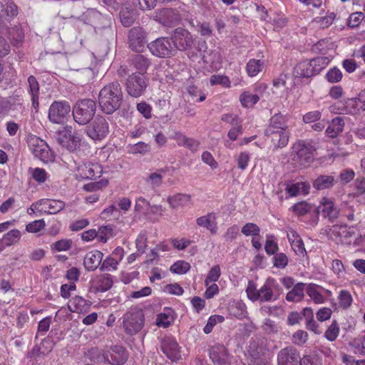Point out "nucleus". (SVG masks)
<instances>
[{"mask_svg":"<svg viewBox=\"0 0 365 365\" xmlns=\"http://www.w3.org/2000/svg\"><path fill=\"white\" fill-rule=\"evenodd\" d=\"M123 98L122 88L118 81L108 83L98 93V104L101 110L106 114L113 113L120 108Z\"/></svg>","mask_w":365,"mask_h":365,"instance_id":"1","label":"nucleus"},{"mask_svg":"<svg viewBox=\"0 0 365 365\" xmlns=\"http://www.w3.org/2000/svg\"><path fill=\"white\" fill-rule=\"evenodd\" d=\"M279 285L274 278L269 277L260 289L257 288L256 284L250 280L246 288L247 297L252 302H270L273 299L274 292L279 289Z\"/></svg>","mask_w":365,"mask_h":365,"instance_id":"2","label":"nucleus"},{"mask_svg":"<svg viewBox=\"0 0 365 365\" xmlns=\"http://www.w3.org/2000/svg\"><path fill=\"white\" fill-rule=\"evenodd\" d=\"M96 111V101L85 98L76 102L73 108L74 120L79 125H87L93 119Z\"/></svg>","mask_w":365,"mask_h":365,"instance_id":"3","label":"nucleus"},{"mask_svg":"<svg viewBox=\"0 0 365 365\" xmlns=\"http://www.w3.org/2000/svg\"><path fill=\"white\" fill-rule=\"evenodd\" d=\"M123 319L124 331L128 335L136 334L144 326L145 317L142 309H131L124 314Z\"/></svg>","mask_w":365,"mask_h":365,"instance_id":"4","label":"nucleus"},{"mask_svg":"<svg viewBox=\"0 0 365 365\" xmlns=\"http://www.w3.org/2000/svg\"><path fill=\"white\" fill-rule=\"evenodd\" d=\"M149 85V78L145 75L133 73L129 75L125 81V89L128 94L133 98L143 96Z\"/></svg>","mask_w":365,"mask_h":365,"instance_id":"5","label":"nucleus"},{"mask_svg":"<svg viewBox=\"0 0 365 365\" xmlns=\"http://www.w3.org/2000/svg\"><path fill=\"white\" fill-rule=\"evenodd\" d=\"M127 44L133 52L143 53L148 45V33L142 26L131 28L127 35Z\"/></svg>","mask_w":365,"mask_h":365,"instance_id":"6","label":"nucleus"},{"mask_svg":"<svg viewBox=\"0 0 365 365\" xmlns=\"http://www.w3.org/2000/svg\"><path fill=\"white\" fill-rule=\"evenodd\" d=\"M149 51L158 58H170L175 56V51L172 41L168 37H160L147 45Z\"/></svg>","mask_w":365,"mask_h":365,"instance_id":"7","label":"nucleus"},{"mask_svg":"<svg viewBox=\"0 0 365 365\" xmlns=\"http://www.w3.org/2000/svg\"><path fill=\"white\" fill-rule=\"evenodd\" d=\"M88 137L94 140H101L109 133V123L102 115H97L86 128Z\"/></svg>","mask_w":365,"mask_h":365,"instance_id":"8","label":"nucleus"},{"mask_svg":"<svg viewBox=\"0 0 365 365\" xmlns=\"http://www.w3.org/2000/svg\"><path fill=\"white\" fill-rule=\"evenodd\" d=\"M171 41L175 51H184L189 50L193 45L194 38L191 33L181 27L175 29L171 36Z\"/></svg>","mask_w":365,"mask_h":365,"instance_id":"9","label":"nucleus"},{"mask_svg":"<svg viewBox=\"0 0 365 365\" xmlns=\"http://www.w3.org/2000/svg\"><path fill=\"white\" fill-rule=\"evenodd\" d=\"M57 141L68 151L73 152L80 148L81 137L78 132L72 131L71 127H66L59 133Z\"/></svg>","mask_w":365,"mask_h":365,"instance_id":"10","label":"nucleus"},{"mask_svg":"<svg viewBox=\"0 0 365 365\" xmlns=\"http://www.w3.org/2000/svg\"><path fill=\"white\" fill-rule=\"evenodd\" d=\"M29 146L34 155L43 162L53 158V154L47 143L36 135H31L28 140Z\"/></svg>","mask_w":365,"mask_h":365,"instance_id":"11","label":"nucleus"},{"mask_svg":"<svg viewBox=\"0 0 365 365\" xmlns=\"http://www.w3.org/2000/svg\"><path fill=\"white\" fill-rule=\"evenodd\" d=\"M71 111V107L66 101H54L49 108L48 118L53 123H63Z\"/></svg>","mask_w":365,"mask_h":365,"instance_id":"12","label":"nucleus"},{"mask_svg":"<svg viewBox=\"0 0 365 365\" xmlns=\"http://www.w3.org/2000/svg\"><path fill=\"white\" fill-rule=\"evenodd\" d=\"M155 21L166 26L176 25L180 20L178 11L171 8H163L154 13Z\"/></svg>","mask_w":365,"mask_h":365,"instance_id":"13","label":"nucleus"},{"mask_svg":"<svg viewBox=\"0 0 365 365\" xmlns=\"http://www.w3.org/2000/svg\"><path fill=\"white\" fill-rule=\"evenodd\" d=\"M299 352L292 346L281 349L277 355L278 365H299Z\"/></svg>","mask_w":365,"mask_h":365,"instance_id":"14","label":"nucleus"},{"mask_svg":"<svg viewBox=\"0 0 365 365\" xmlns=\"http://www.w3.org/2000/svg\"><path fill=\"white\" fill-rule=\"evenodd\" d=\"M129 63L137 71V74L145 75L152 65V59L147 55L138 53L130 56Z\"/></svg>","mask_w":365,"mask_h":365,"instance_id":"15","label":"nucleus"},{"mask_svg":"<svg viewBox=\"0 0 365 365\" xmlns=\"http://www.w3.org/2000/svg\"><path fill=\"white\" fill-rule=\"evenodd\" d=\"M79 175L84 179L95 180L101 176V166L98 163L91 162L83 163L77 168Z\"/></svg>","mask_w":365,"mask_h":365,"instance_id":"16","label":"nucleus"},{"mask_svg":"<svg viewBox=\"0 0 365 365\" xmlns=\"http://www.w3.org/2000/svg\"><path fill=\"white\" fill-rule=\"evenodd\" d=\"M264 135L271 141L274 148H282L288 144L290 133L288 130L278 131H264Z\"/></svg>","mask_w":365,"mask_h":365,"instance_id":"17","label":"nucleus"},{"mask_svg":"<svg viewBox=\"0 0 365 365\" xmlns=\"http://www.w3.org/2000/svg\"><path fill=\"white\" fill-rule=\"evenodd\" d=\"M297 159L303 167H307L314 160L312 148L308 145L299 142L294 146Z\"/></svg>","mask_w":365,"mask_h":365,"instance_id":"18","label":"nucleus"},{"mask_svg":"<svg viewBox=\"0 0 365 365\" xmlns=\"http://www.w3.org/2000/svg\"><path fill=\"white\" fill-rule=\"evenodd\" d=\"M161 349L163 352L173 361H176L180 359L179 345L173 338H165L161 342Z\"/></svg>","mask_w":365,"mask_h":365,"instance_id":"19","label":"nucleus"},{"mask_svg":"<svg viewBox=\"0 0 365 365\" xmlns=\"http://www.w3.org/2000/svg\"><path fill=\"white\" fill-rule=\"evenodd\" d=\"M210 358L216 365H230L227 350L225 346L216 344L209 349Z\"/></svg>","mask_w":365,"mask_h":365,"instance_id":"20","label":"nucleus"},{"mask_svg":"<svg viewBox=\"0 0 365 365\" xmlns=\"http://www.w3.org/2000/svg\"><path fill=\"white\" fill-rule=\"evenodd\" d=\"M317 210L324 217L328 218L331 222L338 218L339 215V210L335 207L334 202L327 197L322 200Z\"/></svg>","mask_w":365,"mask_h":365,"instance_id":"21","label":"nucleus"},{"mask_svg":"<svg viewBox=\"0 0 365 365\" xmlns=\"http://www.w3.org/2000/svg\"><path fill=\"white\" fill-rule=\"evenodd\" d=\"M106 354H108L109 361L107 362L113 365L123 364L128 359L126 349L121 346H113Z\"/></svg>","mask_w":365,"mask_h":365,"instance_id":"22","label":"nucleus"},{"mask_svg":"<svg viewBox=\"0 0 365 365\" xmlns=\"http://www.w3.org/2000/svg\"><path fill=\"white\" fill-rule=\"evenodd\" d=\"M327 236L330 239L334 237L349 238L354 235V232L346 225H335L327 227L324 230Z\"/></svg>","mask_w":365,"mask_h":365,"instance_id":"23","label":"nucleus"},{"mask_svg":"<svg viewBox=\"0 0 365 365\" xmlns=\"http://www.w3.org/2000/svg\"><path fill=\"white\" fill-rule=\"evenodd\" d=\"M40 211L48 214H56L64 209L65 202L61 200L42 199L37 202Z\"/></svg>","mask_w":365,"mask_h":365,"instance_id":"24","label":"nucleus"},{"mask_svg":"<svg viewBox=\"0 0 365 365\" xmlns=\"http://www.w3.org/2000/svg\"><path fill=\"white\" fill-rule=\"evenodd\" d=\"M103 254L99 250H93L88 252L83 259V265L88 271H94L102 262Z\"/></svg>","mask_w":365,"mask_h":365,"instance_id":"25","label":"nucleus"},{"mask_svg":"<svg viewBox=\"0 0 365 365\" xmlns=\"http://www.w3.org/2000/svg\"><path fill=\"white\" fill-rule=\"evenodd\" d=\"M336 180L333 175H320L313 181V187L317 190L331 189L336 184Z\"/></svg>","mask_w":365,"mask_h":365,"instance_id":"26","label":"nucleus"},{"mask_svg":"<svg viewBox=\"0 0 365 365\" xmlns=\"http://www.w3.org/2000/svg\"><path fill=\"white\" fill-rule=\"evenodd\" d=\"M286 116L281 113H278L272 115L269 120V124L264 131H278L288 130Z\"/></svg>","mask_w":365,"mask_h":365,"instance_id":"27","label":"nucleus"},{"mask_svg":"<svg viewBox=\"0 0 365 365\" xmlns=\"http://www.w3.org/2000/svg\"><path fill=\"white\" fill-rule=\"evenodd\" d=\"M294 72L297 77L309 78L317 75L314 71L312 61L307 60L299 63L294 67Z\"/></svg>","mask_w":365,"mask_h":365,"instance_id":"28","label":"nucleus"},{"mask_svg":"<svg viewBox=\"0 0 365 365\" xmlns=\"http://www.w3.org/2000/svg\"><path fill=\"white\" fill-rule=\"evenodd\" d=\"M344 127V120L341 117H336L332 119L325 130L326 135L331 138L337 137L342 133Z\"/></svg>","mask_w":365,"mask_h":365,"instance_id":"29","label":"nucleus"},{"mask_svg":"<svg viewBox=\"0 0 365 365\" xmlns=\"http://www.w3.org/2000/svg\"><path fill=\"white\" fill-rule=\"evenodd\" d=\"M191 200V195L189 194L177 193L168 196L167 202L172 209H177L185 206Z\"/></svg>","mask_w":365,"mask_h":365,"instance_id":"30","label":"nucleus"},{"mask_svg":"<svg viewBox=\"0 0 365 365\" xmlns=\"http://www.w3.org/2000/svg\"><path fill=\"white\" fill-rule=\"evenodd\" d=\"M21 238V232L19 230L14 229L8 232L0 239V251L3 250L6 247H9L16 244Z\"/></svg>","mask_w":365,"mask_h":365,"instance_id":"31","label":"nucleus"},{"mask_svg":"<svg viewBox=\"0 0 365 365\" xmlns=\"http://www.w3.org/2000/svg\"><path fill=\"white\" fill-rule=\"evenodd\" d=\"M305 285L303 282H299L295 284L292 289L287 294L286 299L294 302L302 301L304 296Z\"/></svg>","mask_w":365,"mask_h":365,"instance_id":"32","label":"nucleus"},{"mask_svg":"<svg viewBox=\"0 0 365 365\" xmlns=\"http://www.w3.org/2000/svg\"><path fill=\"white\" fill-rule=\"evenodd\" d=\"M165 172L163 169H158L155 172L148 175L145 178V182L153 189L159 187L163 184V175Z\"/></svg>","mask_w":365,"mask_h":365,"instance_id":"33","label":"nucleus"},{"mask_svg":"<svg viewBox=\"0 0 365 365\" xmlns=\"http://www.w3.org/2000/svg\"><path fill=\"white\" fill-rule=\"evenodd\" d=\"M302 314L306 320V328L315 334H320L319 325L314 319L313 310L309 307H306L303 309Z\"/></svg>","mask_w":365,"mask_h":365,"instance_id":"34","label":"nucleus"},{"mask_svg":"<svg viewBox=\"0 0 365 365\" xmlns=\"http://www.w3.org/2000/svg\"><path fill=\"white\" fill-rule=\"evenodd\" d=\"M87 357L92 361L106 362L109 361L108 354L103 352L102 350L97 347H93L88 350L86 353Z\"/></svg>","mask_w":365,"mask_h":365,"instance_id":"35","label":"nucleus"},{"mask_svg":"<svg viewBox=\"0 0 365 365\" xmlns=\"http://www.w3.org/2000/svg\"><path fill=\"white\" fill-rule=\"evenodd\" d=\"M113 281L112 277L109 274H104L98 278L96 282V289L98 292H106L111 288Z\"/></svg>","mask_w":365,"mask_h":365,"instance_id":"36","label":"nucleus"},{"mask_svg":"<svg viewBox=\"0 0 365 365\" xmlns=\"http://www.w3.org/2000/svg\"><path fill=\"white\" fill-rule=\"evenodd\" d=\"M263 67L264 61L250 59L247 63L246 69L250 76H255L262 70Z\"/></svg>","mask_w":365,"mask_h":365,"instance_id":"37","label":"nucleus"},{"mask_svg":"<svg viewBox=\"0 0 365 365\" xmlns=\"http://www.w3.org/2000/svg\"><path fill=\"white\" fill-rule=\"evenodd\" d=\"M87 306V302L82 297L75 296L69 301L68 307L73 312H82Z\"/></svg>","mask_w":365,"mask_h":365,"instance_id":"38","label":"nucleus"},{"mask_svg":"<svg viewBox=\"0 0 365 365\" xmlns=\"http://www.w3.org/2000/svg\"><path fill=\"white\" fill-rule=\"evenodd\" d=\"M120 22L125 27L130 26L135 21V13L132 10L123 9L120 11Z\"/></svg>","mask_w":365,"mask_h":365,"instance_id":"39","label":"nucleus"},{"mask_svg":"<svg viewBox=\"0 0 365 365\" xmlns=\"http://www.w3.org/2000/svg\"><path fill=\"white\" fill-rule=\"evenodd\" d=\"M318 286L315 284H309L307 287V293L317 304L324 302V296L318 291Z\"/></svg>","mask_w":365,"mask_h":365,"instance_id":"40","label":"nucleus"},{"mask_svg":"<svg viewBox=\"0 0 365 365\" xmlns=\"http://www.w3.org/2000/svg\"><path fill=\"white\" fill-rule=\"evenodd\" d=\"M1 12L4 16L5 20L10 21L18 14V7L13 2H7L4 6H2Z\"/></svg>","mask_w":365,"mask_h":365,"instance_id":"41","label":"nucleus"},{"mask_svg":"<svg viewBox=\"0 0 365 365\" xmlns=\"http://www.w3.org/2000/svg\"><path fill=\"white\" fill-rule=\"evenodd\" d=\"M212 217L215 218L212 213H209L197 218L196 222L200 227H205L212 234H215L216 232V227H213L211 224Z\"/></svg>","mask_w":365,"mask_h":365,"instance_id":"42","label":"nucleus"},{"mask_svg":"<svg viewBox=\"0 0 365 365\" xmlns=\"http://www.w3.org/2000/svg\"><path fill=\"white\" fill-rule=\"evenodd\" d=\"M340 307L344 309H348L352 304L353 299L348 290H341L338 297Z\"/></svg>","mask_w":365,"mask_h":365,"instance_id":"43","label":"nucleus"},{"mask_svg":"<svg viewBox=\"0 0 365 365\" xmlns=\"http://www.w3.org/2000/svg\"><path fill=\"white\" fill-rule=\"evenodd\" d=\"M240 100L243 107L251 108L259 101V98L257 95L245 92L240 96Z\"/></svg>","mask_w":365,"mask_h":365,"instance_id":"44","label":"nucleus"},{"mask_svg":"<svg viewBox=\"0 0 365 365\" xmlns=\"http://www.w3.org/2000/svg\"><path fill=\"white\" fill-rule=\"evenodd\" d=\"M314 71L318 74L322 69H324L329 63L330 60L326 56H318L311 60Z\"/></svg>","mask_w":365,"mask_h":365,"instance_id":"45","label":"nucleus"},{"mask_svg":"<svg viewBox=\"0 0 365 365\" xmlns=\"http://www.w3.org/2000/svg\"><path fill=\"white\" fill-rule=\"evenodd\" d=\"M274 267L279 269H284L289 262L288 257L282 252H277L272 258Z\"/></svg>","mask_w":365,"mask_h":365,"instance_id":"46","label":"nucleus"},{"mask_svg":"<svg viewBox=\"0 0 365 365\" xmlns=\"http://www.w3.org/2000/svg\"><path fill=\"white\" fill-rule=\"evenodd\" d=\"M128 151L132 154H145L148 153L150 149V145L144 142H138L134 145H130L128 147Z\"/></svg>","mask_w":365,"mask_h":365,"instance_id":"47","label":"nucleus"},{"mask_svg":"<svg viewBox=\"0 0 365 365\" xmlns=\"http://www.w3.org/2000/svg\"><path fill=\"white\" fill-rule=\"evenodd\" d=\"M190 269V265L188 262L182 260H179L175 262L170 267V271L173 273L182 274H185Z\"/></svg>","mask_w":365,"mask_h":365,"instance_id":"48","label":"nucleus"},{"mask_svg":"<svg viewBox=\"0 0 365 365\" xmlns=\"http://www.w3.org/2000/svg\"><path fill=\"white\" fill-rule=\"evenodd\" d=\"M311 208L312 206L305 201L299 202L292 206L293 212L299 216L306 215L310 211Z\"/></svg>","mask_w":365,"mask_h":365,"instance_id":"49","label":"nucleus"},{"mask_svg":"<svg viewBox=\"0 0 365 365\" xmlns=\"http://www.w3.org/2000/svg\"><path fill=\"white\" fill-rule=\"evenodd\" d=\"M221 275L220 268L219 265L213 266L209 271L207 276L205 280V286H208L210 282H216Z\"/></svg>","mask_w":365,"mask_h":365,"instance_id":"50","label":"nucleus"},{"mask_svg":"<svg viewBox=\"0 0 365 365\" xmlns=\"http://www.w3.org/2000/svg\"><path fill=\"white\" fill-rule=\"evenodd\" d=\"M97 237L101 242H106L108 239L113 235V228L110 226H101L97 231Z\"/></svg>","mask_w":365,"mask_h":365,"instance_id":"51","label":"nucleus"},{"mask_svg":"<svg viewBox=\"0 0 365 365\" xmlns=\"http://www.w3.org/2000/svg\"><path fill=\"white\" fill-rule=\"evenodd\" d=\"M120 261L115 259L113 257H108L102 263L101 266L100 267V269L101 271L103 270H116L117 267L119 264Z\"/></svg>","mask_w":365,"mask_h":365,"instance_id":"52","label":"nucleus"},{"mask_svg":"<svg viewBox=\"0 0 365 365\" xmlns=\"http://www.w3.org/2000/svg\"><path fill=\"white\" fill-rule=\"evenodd\" d=\"M326 78L329 83H338L342 78V73L339 68L334 67L328 71Z\"/></svg>","mask_w":365,"mask_h":365,"instance_id":"53","label":"nucleus"},{"mask_svg":"<svg viewBox=\"0 0 365 365\" xmlns=\"http://www.w3.org/2000/svg\"><path fill=\"white\" fill-rule=\"evenodd\" d=\"M242 232L245 236H250V235L258 236L260 232V229L257 224L252 223V222H248L242 227Z\"/></svg>","mask_w":365,"mask_h":365,"instance_id":"54","label":"nucleus"},{"mask_svg":"<svg viewBox=\"0 0 365 365\" xmlns=\"http://www.w3.org/2000/svg\"><path fill=\"white\" fill-rule=\"evenodd\" d=\"M46 227L45 221L42 220H34L26 226V230L28 232L36 233L43 230Z\"/></svg>","mask_w":365,"mask_h":365,"instance_id":"55","label":"nucleus"},{"mask_svg":"<svg viewBox=\"0 0 365 365\" xmlns=\"http://www.w3.org/2000/svg\"><path fill=\"white\" fill-rule=\"evenodd\" d=\"M335 16L336 15L332 12L324 16L315 18L314 21L319 24L320 28L325 29L332 24Z\"/></svg>","mask_w":365,"mask_h":365,"instance_id":"56","label":"nucleus"},{"mask_svg":"<svg viewBox=\"0 0 365 365\" xmlns=\"http://www.w3.org/2000/svg\"><path fill=\"white\" fill-rule=\"evenodd\" d=\"M339 332V328L336 321H333L325 332V337L330 341H334Z\"/></svg>","mask_w":365,"mask_h":365,"instance_id":"57","label":"nucleus"},{"mask_svg":"<svg viewBox=\"0 0 365 365\" xmlns=\"http://www.w3.org/2000/svg\"><path fill=\"white\" fill-rule=\"evenodd\" d=\"M89 14L94 19H96L98 21H103L102 24H95V25H94L95 29H103V28H106L110 25V19L102 16V14L101 13H99L98 11L93 10V11H90Z\"/></svg>","mask_w":365,"mask_h":365,"instance_id":"58","label":"nucleus"},{"mask_svg":"<svg viewBox=\"0 0 365 365\" xmlns=\"http://www.w3.org/2000/svg\"><path fill=\"white\" fill-rule=\"evenodd\" d=\"M264 250L267 255H275L279 250L278 244L274 240V236L267 237L266 240Z\"/></svg>","mask_w":365,"mask_h":365,"instance_id":"59","label":"nucleus"},{"mask_svg":"<svg viewBox=\"0 0 365 365\" xmlns=\"http://www.w3.org/2000/svg\"><path fill=\"white\" fill-rule=\"evenodd\" d=\"M72 245L71 240L63 239L56 242L51 245L53 250L58 252L67 251L71 249Z\"/></svg>","mask_w":365,"mask_h":365,"instance_id":"60","label":"nucleus"},{"mask_svg":"<svg viewBox=\"0 0 365 365\" xmlns=\"http://www.w3.org/2000/svg\"><path fill=\"white\" fill-rule=\"evenodd\" d=\"M147 241L148 237L145 232H141L138 235L135 240V245L137 251L140 252V254H143L145 252L147 247Z\"/></svg>","mask_w":365,"mask_h":365,"instance_id":"61","label":"nucleus"},{"mask_svg":"<svg viewBox=\"0 0 365 365\" xmlns=\"http://www.w3.org/2000/svg\"><path fill=\"white\" fill-rule=\"evenodd\" d=\"M210 81L211 85H222L225 87L230 86V80L226 76L212 75L210 77Z\"/></svg>","mask_w":365,"mask_h":365,"instance_id":"62","label":"nucleus"},{"mask_svg":"<svg viewBox=\"0 0 365 365\" xmlns=\"http://www.w3.org/2000/svg\"><path fill=\"white\" fill-rule=\"evenodd\" d=\"M150 207V202L144 197H140L136 199L135 204V212L141 213Z\"/></svg>","mask_w":365,"mask_h":365,"instance_id":"63","label":"nucleus"},{"mask_svg":"<svg viewBox=\"0 0 365 365\" xmlns=\"http://www.w3.org/2000/svg\"><path fill=\"white\" fill-rule=\"evenodd\" d=\"M137 110L146 119H149L152 116V108L145 101L140 102L137 104Z\"/></svg>","mask_w":365,"mask_h":365,"instance_id":"64","label":"nucleus"}]
</instances>
